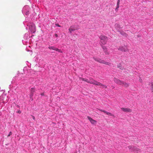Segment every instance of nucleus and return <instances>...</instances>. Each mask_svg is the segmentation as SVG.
I'll return each mask as SVG.
<instances>
[{
	"label": "nucleus",
	"instance_id": "obj_28",
	"mask_svg": "<svg viewBox=\"0 0 153 153\" xmlns=\"http://www.w3.org/2000/svg\"><path fill=\"white\" fill-rule=\"evenodd\" d=\"M19 113H20L21 112H19Z\"/></svg>",
	"mask_w": 153,
	"mask_h": 153
},
{
	"label": "nucleus",
	"instance_id": "obj_17",
	"mask_svg": "<svg viewBox=\"0 0 153 153\" xmlns=\"http://www.w3.org/2000/svg\"><path fill=\"white\" fill-rule=\"evenodd\" d=\"M117 67L118 68H120V69L121 70H123L124 69V67H120L119 65L117 66Z\"/></svg>",
	"mask_w": 153,
	"mask_h": 153
},
{
	"label": "nucleus",
	"instance_id": "obj_5",
	"mask_svg": "<svg viewBox=\"0 0 153 153\" xmlns=\"http://www.w3.org/2000/svg\"><path fill=\"white\" fill-rule=\"evenodd\" d=\"M114 80L116 83L119 85H122V83H123L122 81H121L115 77L114 78Z\"/></svg>",
	"mask_w": 153,
	"mask_h": 153
},
{
	"label": "nucleus",
	"instance_id": "obj_6",
	"mask_svg": "<svg viewBox=\"0 0 153 153\" xmlns=\"http://www.w3.org/2000/svg\"><path fill=\"white\" fill-rule=\"evenodd\" d=\"M48 48L51 50L52 49L53 50H55V51H57L59 52L62 53V52L61 50L59 49L58 48H57L54 46H49L48 47Z\"/></svg>",
	"mask_w": 153,
	"mask_h": 153
},
{
	"label": "nucleus",
	"instance_id": "obj_4",
	"mask_svg": "<svg viewBox=\"0 0 153 153\" xmlns=\"http://www.w3.org/2000/svg\"><path fill=\"white\" fill-rule=\"evenodd\" d=\"M118 49L121 51L124 52H128L129 51V50L127 47L125 45L119 47L118 48Z\"/></svg>",
	"mask_w": 153,
	"mask_h": 153
},
{
	"label": "nucleus",
	"instance_id": "obj_13",
	"mask_svg": "<svg viewBox=\"0 0 153 153\" xmlns=\"http://www.w3.org/2000/svg\"><path fill=\"white\" fill-rule=\"evenodd\" d=\"M103 112L104 113H106L108 115H109V116H114V115H113L112 113H110V112H108L106 111H103Z\"/></svg>",
	"mask_w": 153,
	"mask_h": 153
},
{
	"label": "nucleus",
	"instance_id": "obj_9",
	"mask_svg": "<svg viewBox=\"0 0 153 153\" xmlns=\"http://www.w3.org/2000/svg\"><path fill=\"white\" fill-rule=\"evenodd\" d=\"M121 109L125 112H131L132 110L128 108H122Z\"/></svg>",
	"mask_w": 153,
	"mask_h": 153
},
{
	"label": "nucleus",
	"instance_id": "obj_29",
	"mask_svg": "<svg viewBox=\"0 0 153 153\" xmlns=\"http://www.w3.org/2000/svg\"><path fill=\"white\" fill-rule=\"evenodd\" d=\"M19 113H20L21 112H19Z\"/></svg>",
	"mask_w": 153,
	"mask_h": 153
},
{
	"label": "nucleus",
	"instance_id": "obj_26",
	"mask_svg": "<svg viewBox=\"0 0 153 153\" xmlns=\"http://www.w3.org/2000/svg\"><path fill=\"white\" fill-rule=\"evenodd\" d=\"M118 2H120V0H118Z\"/></svg>",
	"mask_w": 153,
	"mask_h": 153
},
{
	"label": "nucleus",
	"instance_id": "obj_3",
	"mask_svg": "<svg viewBox=\"0 0 153 153\" xmlns=\"http://www.w3.org/2000/svg\"><path fill=\"white\" fill-rule=\"evenodd\" d=\"M99 38L101 40V42L102 44L105 45L108 39L107 36L104 35H101Z\"/></svg>",
	"mask_w": 153,
	"mask_h": 153
},
{
	"label": "nucleus",
	"instance_id": "obj_18",
	"mask_svg": "<svg viewBox=\"0 0 153 153\" xmlns=\"http://www.w3.org/2000/svg\"><path fill=\"white\" fill-rule=\"evenodd\" d=\"M119 7V6H117V7H116V8L115 9V11H116L117 12V11H118V8Z\"/></svg>",
	"mask_w": 153,
	"mask_h": 153
},
{
	"label": "nucleus",
	"instance_id": "obj_30",
	"mask_svg": "<svg viewBox=\"0 0 153 153\" xmlns=\"http://www.w3.org/2000/svg\"><path fill=\"white\" fill-rule=\"evenodd\" d=\"M19 113H20L21 112H19Z\"/></svg>",
	"mask_w": 153,
	"mask_h": 153
},
{
	"label": "nucleus",
	"instance_id": "obj_10",
	"mask_svg": "<svg viewBox=\"0 0 153 153\" xmlns=\"http://www.w3.org/2000/svg\"><path fill=\"white\" fill-rule=\"evenodd\" d=\"M102 47L103 49L104 52L105 53V54L108 55L109 54V53L108 52L107 48L105 46H102Z\"/></svg>",
	"mask_w": 153,
	"mask_h": 153
},
{
	"label": "nucleus",
	"instance_id": "obj_16",
	"mask_svg": "<svg viewBox=\"0 0 153 153\" xmlns=\"http://www.w3.org/2000/svg\"><path fill=\"white\" fill-rule=\"evenodd\" d=\"M150 87H151V90L152 92H153V83H151Z\"/></svg>",
	"mask_w": 153,
	"mask_h": 153
},
{
	"label": "nucleus",
	"instance_id": "obj_14",
	"mask_svg": "<svg viewBox=\"0 0 153 153\" xmlns=\"http://www.w3.org/2000/svg\"><path fill=\"white\" fill-rule=\"evenodd\" d=\"M122 85H123L126 88L128 87L129 85V84L127 83L126 82H124L123 81V83H122Z\"/></svg>",
	"mask_w": 153,
	"mask_h": 153
},
{
	"label": "nucleus",
	"instance_id": "obj_22",
	"mask_svg": "<svg viewBox=\"0 0 153 153\" xmlns=\"http://www.w3.org/2000/svg\"><path fill=\"white\" fill-rule=\"evenodd\" d=\"M98 109V110H99L100 111H102L103 112V111H105V110H102V109Z\"/></svg>",
	"mask_w": 153,
	"mask_h": 153
},
{
	"label": "nucleus",
	"instance_id": "obj_19",
	"mask_svg": "<svg viewBox=\"0 0 153 153\" xmlns=\"http://www.w3.org/2000/svg\"><path fill=\"white\" fill-rule=\"evenodd\" d=\"M139 81L141 83L142 82V80L140 77H139Z\"/></svg>",
	"mask_w": 153,
	"mask_h": 153
},
{
	"label": "nucleus",
	"instance_id": "obj_27",
	"mask_svg": "<svg viewBox=\"0 0 153 153\" xmlns=\"http://www.w3.org/2000/svg\"><path fill=\"white\" fill-rule=\"evenodd\" d=\"M44 95V94L43 93H42L41 94V95Z\"/></svg>",
	"mask_w": 153,
	"mask_h": 153
},
{
	"label": "nucleus",
	"instance_id": "obj_12",
	"mask_svg": "<svg viewBox=\"0 0 153 153\" xmlns=\"http://www.w3.org/2000/svg\"><path fill=\"white\" fill-rule=\"evenodd\" d=\"M120 34H121V35H123V36H124L125 37H127L128 36L127 34L126 33L123 31H120Z\"/></svg>",
	"mask_w": 153,
	"mask_h": 153
},
{
	"label": "nucleus",
	"instance_id": "obj_15",
	"mask_svg": "<svg viewBox=\"0 0 153 153\" xmlns=\"http://www.w3.org/2000/svg\"><path fill=\"white\" fill-rule=\"evenodd\" d=\"M69 31L70 33H72V31H74L75 30V29L74 28H72V27H71L69 29Z\"/></svg>",
	"mask_w": 153,
	"mask_h": 153
},
{
	"label": "nucleus",
	"instance_id": "obj_11",
	"mask_svg": "<svg viewBox=\"0 0 153 153\" xmlns=\"http://www.w3.org/2000/svg\"><path fill=\"white\" fill-rule=\"evenodd\" d=\"M35 90L34 88H32L30 89V97H32L34 93L35 92Z\"/></svg>",
	"mask_w": 153,
	"mask_h": 153
},
{
	"label": "nucleus",
	"instance_id": "obj_8",
	"mask_svg": "<svg viewBox=\"0 0 153 153\" xmlns=\"http://www.w3.org/2000/svg\"><path fill=\"white\" fill-rule=\"evenodd\" d=\"M87 118H88V119L91 122V123L92 124L95 125L97 123V121H96L93 119L91 117H90L89 116H88L87 117Z\"/></svg>",
	"mask_w": 153,
	"mask_h": 153
},
{
	"label": "nucleus",
	"instance_id": "obj_7",
	"mask_svg": "<svg viewBox=\"0 0 153 153\" xmlns=\"http://www.w3.org/2000/svg\"><path fill=\"white\" fill-rule=\"evenodd\" d=\"M128 148L130 151H138L139 150V149L133 146H129Z\"/></svg>",
	"mask_w": 153,
	"mask_h": 153
},
{
	"label": "nucleus",
	"instance_id": "obj_21",
	"mask_svg": "<svg viewBox=\"0 0 153 153\" xmlns=\"http://www.w3.org/2000/svg\"><path fill=\"white\" fill-rule=\"evenodd\" d=\"M55 25L58 27H61V26L58 24H57V23L55 24Z\"/></svg>",
	"mask_w": 153,
	"mask_h": 153
},
{
	"label": "nucleus",
	"instance_id": "obj_24",
	"mask_svg": "<svg viewBox=\"0 0 153 153\" xmlns=\"http://www.w3.org/2000/svg\"><path fill=\"white\" fill-rule=\"evenodd\" d=\"M55 36L56 37H58V35H57V34H56V33H55Z\"/></svg>",
	"mask_w": 153,
	"mask_h": 153
},
{
	"label": "nucleus",
	"instance_id": "obj_2",
	"mask_svg": "<svg viewBox=\"0 0 153 153\" xmlns=\"http://www.w3.org/2000/svg\"><path fill=\"white\" fill-rule=\"evenodd\" d=\"M93 58L95 61L100 63L104 64L109 66L110 65H111V63H110L108 62H105L104 60L102 59L99 58H96L94 57Z\"/></svg>",
	"mask_w": 153,
	"mask_h": 153
},
{
	"label": "nucleus",
	"instance_id": "obj_25",
	"mask_svg": "<svg viewBox=\"0 0 153 153\" xmlns=\"http://www.w3.org/2000/svg\"><path fill=\"white\" fill-rule=\"evenodd\" d=\"M33 120H35V117L34 116H33Z\"/></svg>",
	"mask_w": 153,
	"mask_h": 153
},
{
	"label": "nucleus",
	"instance_id": "obj_20",
	"mask_svg": "<svg viewBox=\"0 0 153 153\" xmlns=\"http://www.w3.org/2000/svg\"><path fill=\"white\" fill-rule=\"evenodd\" d=\"M12 134V132L11 131H10L9 133V134H8V137L10 136V135H11Z\"/></svg>",
	"mask_w": 153,
	"mask_h": 153
},
{
	"label": "nucleus",
	"instance_id": "obj_1",
	"mask_svg": "<svg viewBox=\"0 0 153 153\" xmlns=\"http://www.w3.org/2000/svg\"><path fill=\"white\" fill-rule=\"evenodd\" d=\"M79 79L82 80L88 83H90L95 85L100 86L102 87V88H107V86L106 85H105L92 78L90 79V81L88 80V79H87L82 78L81 77H80Z\"/></svg>",
	"mask_w": 153,
	"mask_h": 153
},
{
	"label": "nucleus",
	"instance_id": "obj_23",
	"mask_svg": "<svg viewBox=\"0 0 153 153\" xmlns=\"http://www.w3.org/2000/svg\"><path fill=\"white\" fill-rule=\"evenodd\" d=\"M120 2H119L117 1V6H119Z\"/></svg>",
	"mask_w": 153,
	"mask_h": 153
}]
</instances>
